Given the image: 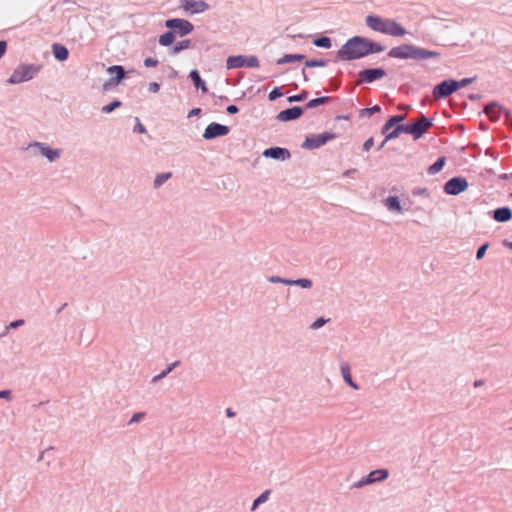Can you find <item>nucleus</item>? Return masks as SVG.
<instances>
[{"mask_svg":"<svg viewBox=\"0 0 512 512\" xmlns=\"http://www.w3.org/2000/svg\"><path fill=\"white\" fill-rule=\"evenodd\" d=\"M304 114V108L301 106H293L280 111L277 120L281 122H289L299 119Z\"/></svg>","mask_w":512,"mask_h":512,"instance_id":"nucleus-15","label":"nucleus"},{"mask_svg":"<svg viewBox=\"0 0 512 512\" xmlns=\"http://www.w3.org/2000/svg\"><path fill=\"white\" fill-rule=\"evenodd\" d=\"M393 127L394 126L388 120H386L385 124L382 126L381 133L386 136V134H388Z\"/></svg>","mask_w":512,"mask_h":512,"instance_id":"nucleus-58","label":"nucleus"},{"mask_svg":"<svg viewBox=\"0 0 512 512\" xmlns=\"http://www.w3.org/2000/svg\"><path fill=\"white\" fill-rule=\"evenodd\" d=\"M146 416L145 412H136L132 415L131 419L129 420L128 424H133L140 422L142 419H144Z\"/></svg>","mask_w":512,"mask_h":512,"instance_id":"nucleus-50","label":"nucleus"},{"mask_svg":"<svg viewBox=\"0 0 512 512\" xmlns=\"http://www.w3.org/2000/svg\"><path fill=\"white\" fill-rule=\"evenodd\" d=\"M313 44L319 48L330 49L332 47V40L328 36L321 35L313 39Z\"/></svg>","mask_w":512,"mask_h":512,"instance_id":"nucleus-30","label":"nucleus"},{"mask_svg":"<svg viewBox=\"0 0 512 512\" xmlns=\"http://www.w3.org/2000/svg\"><path fill=\"white\" fill-rule=\"evenodd\" d=\"M489 247V242L483 243L476 251V259L480 260L485 256V253Z\"/></svg>","mask_w":512,"mask_h":512,"instance_id":"nucleus-47","label":"nucleus"},{"mask_svg":"<svg viewBox=\"0 0 512 512\" xmlns=\"http://www.w3.org/2000/svg\"><path fill=\"white\" fill-rule=\"evenodd\" d=\"M24 323L25 322L23 319L14 320V321L10 322L9 325L6 327V331L9 329H16V328L24 325Z\"/></svg>","mask_w":512,"mask_h":512,"instance_id":"nucleus-54","label":"nucleus"},{"mask_svg":"<svg viewBox=\"0 0 512 512\" xmlns=\"http://www.w3.org/2000/svg\"><path fill=\"white\" fill-rule=\"evenodd\" d=\"M306 56L304 54H285L276 61L277 65H284L293 62H300L304 60Z\"/></svg>","mask_w":512,"mask_h":512,"instance_id":"nucleus-25","label":"nucleus"},{"mask_svg":"<svg viewBox=\"0 0 512 512\" xmlns=\"http://www.w3.org/2000/svg\"><path fill=\"white\" fill-rule=\"evenodd\" d=\"M148 90L151 93H157L160 90V84L157 82L149 83Z\"/></svg>","mask_w":512,"mask_h":512,"instance_id":"nucleus-59","label":"nucleus"},{"mask_svg":"<svg viewBox=\"0 0 512 512\" xmlns=\"http://www.w3.org/2000/svg\"><path fill=\"white\" fill-rule=\"evenodd\" d=\"M180 361H175L167 366L166 369H164L161 374L165 378L170 372H172L177 366H179Z\"/></svg>","mask_w":512,"mask_h":512,"instance_id":"nucleus-51","label":"nucleus"},{"mask_svg":"<svg viewBox=\"0 0 512 512\" xmlns=\"http://www.w3.org/2000/svg\"><path fill=\"white\" fill-rule=\"evenodd\" d=\"M369 476L371 478L372 483L382 482V481H385L389 477V471H388V469H385V468L376 469V470H372L369 473Z\"/></svg>","mask_w":512,"mask_h":512,"instance_id":"nucleus-26","label":"nucleus"},{"mask_svg":"<svg viewBox=\"0 0 512 512\" xmlns=\"http://www.w3.org/2000/svg\"><path fill=\"white\" fill-rule=\"evenodd\" d=\"M412 195H414V196H425V197H429V192H428V189H427V188H424V187H415V188L412 190Z\"/></svg>","mask_w":512,"mask_h":512,"instance_id":"nucleus-49","label":"nucleus"},{"mask_svg":"<svg viewBox=\"0 0 512 512\" xmlns=\"http://www.w3.org/2000/svg\"><path fill=\"white\" fill-rule=\"evenodd\" d=\"M387 18H382L377 15L370 14L366 16L365 23L367 27L372 29L373 31L380 32L384 34L386 27Z\"/></svg>","mask_w":512,"mask_h":512,"instance_id":"nucleus-18","label":"nucleus"},{"mask_svg":"<svg viewBox=\"0 0 512 512\" xmlns=\"http://www.w3.org/2000/svg\"><path fill=\"white\" fill-rule=\"evenodd\" d=\"M420 124L422 127L426 128L427 132L428 129L433 126V120L425 116L423 113H420Z\"/></svg>","mask_w":512,"mask_h":512,"instance_id":"nucleus-46","label":"nucleus"},{"mask_svg":"<svg viewBox=\"0 0 512 512\" xmlns=\"http://www.w3.org/2000/svg\"><path fill=\"white\" fill-rule=\"evenodd\" d=\"M189 78L191 79L194 87L197 90H201L202 93L208 92L206 82L202 79V77L197 69H193L190 71Z\"/></svg>","mask_w":512,"mask_h":512,"instance_id":"nucleus-20","label":"nucleus"},{"mask_svg":"<svg viewBox=\"0 0 512 512\" xmlns=\"http://www.w3.org/2000/svg\"><path fill=\"white\" fill-rule=\"evenodd\" d=\"M7 51V42L5 40H0V58H2Z\"/></svg>","mask_w":512,"mask_h":512,"instance_id":"nucleus-61","label":"nucleus"},{"mask_svg":"<svg viewBox=\"0 0 512 512\" xmlns=\"http://www.w3.org/2000/svg\"><path fill=\"white\" fill-rule=\"evenodd\" d=\"M226 112L230 115H234L239 112V108L237 105L231 104L226 107Z\"/></svg>","mask_w":512,"mask_h":512,"instance_id":"nucleus-60","label":"nucleus"},{"mask_svg":"<svg viewBox=\"0 0 512 512\" xmlns=\"http://www.w3.org/2000/svg\"><path fill=\"white\" fill-rule=\"evenodd\" d=\"M165 27L174 32V35L184 37L194 30V25L182 18H170L165 21Z\"/></svg>","mask_w":512,"mask_h":512,"instance_id":"nucleus-5","label":"nucleus"},{"mask_svg":"<svg viewBox=\"0 0 512 512\" xmlns=\"http://www.w3.org/2000/svg\"><path fill=\"white\" fill-rule=\"evenodd\" d=\"M122 106V102L119 99H114L107 105L103 106L101 111L105 114H109L113 112L115 109L120 108Z\"/></svg>","mask_w":512,"mask_h":512,"instance_id":"nucleus-38","label":"nucleus"},{"mask_svg":"<svg viewBox=\"0 0 512 512\" xmlns=\"http://www.w3.org/2000/svg\"><path fill=\"white\" fill-rule=\"evenodd\" d=\"M180 7L191 14H199L208 10L210 6L204 0H181Z\"/></svg>","mask_w":512,"mask_h":512,"instance_id":"nucleus-14","label":"nucleus"},{"mask_svg":"<svg viewBox=\"0 0 512 512\" xmlns=\"http://www.w3.org/2000/svg\"><path fill=\"white\" fill-rule=\"evenodd\" d=\"M386 70L382 67L364 68L357 74V85L370 84L386 76Z\"/></svg>","mask_w":512,"mask_h":512,"instance_id":"nucleus-7","label":"nucleus"},{"mask_svg":"<svg viewBox=\"0 0 512 512\" xmlns=\"http://www.w3.org/2000/svg\"><path fill=\"white\" fill-rule=\"evenodd\" d=\"M309 95V92L307 90H302L300 93L296 94V95H292V96H289L287 98V101L289 103H293V102H301V101H304L307 99Z\"/></svg>","mask_w":512,"mask_h":512,"instance_id":"nucleus-39","label":"nucleus"},{"mask_svg":"<svg viewBox=\"0 0 512 512\" xmlns=\"http://www.w3.org/2000/svg\"><path fill=\"white\" fill-rule=\"evenodd\" d=\"M340 371H341V374H342V377H343V380L345 381V383L347 385H349L351 388H353L354 390H358L359 385L353 380V378L351 376V369H350L349 363L343 362L340 366Z\"/></svg>","mask_w":512,"mask_h":512,"instance_id":"nucleus-21","label":"nucleus"},{"mask_svg":"<svg viewBox=\"0 0 512 512\" xmlns=\"http://www.w3.org/2000/svg\"><path fill=\"white\" fill-rule=\"evenodd\" d=\"M329 83H330L332 91L338 90L340 88V86H341V80L338 79V78H331L329 80Z\"/></svg>","mask_w":512,"mask_h":512,"instance_id":"nucleus-55","label":"nucleus"},{"mask_svg":"<svg viewBox=\"0 0 512 512\" xmlns=\"http://www.w3.org/2000/svg\"><path fill=\"white\" fill-rule=\"evenodd\" d=\"M401 133L407 134L406 124L394 126L393 129L388 134H386L384 142L398 138Z\"/></svg>","mask_w":512,"mask_h":512,"instance_id":"nucleus-28","label":"nucleus"},{"mask_svg":"<svg viewBox=\"0 0 512 512\" xmlns=\"http://www.w3.org/2000/svg\"><path fill=\"white\" fill-rule=\"evenodd\" d=\"M292 285L299 286L303 289H309L312 287L313 283H312V280H310L308 278H299L296 280L291 279L290 286H292Z\"/></svg>","mask_w":512,"mask_h":512,"instance_id":"nucleus-37","label":"nucleus"},{"mask_svg":"<svg viewBox=\"0 0 512 512\" xmlns=\"http://www.w3.org/2000/svg\"><path fill=\"white\" fill-rule=\"evenodd\" d=\"M328 322V319H325L323 317L317 318L311 325L310 328L313 330H317L324 326Z\"/></svg>","mask_w":512,"mask_h":512,"instance_id":"nucleus-48","label":"nucleus"},{"mask_svg":"<svg viewBox=\"0 0 512 512\" xmlns=\"http://www.w3.org/2000/svg\"><path fill=\"white\" fill-rule=\"evenodd\" d=\"M445 162H446V158L444 156L437 158L436 161L432 165L429 166V168L427 170L428 174L434 175V174L440 172L443 169Z\"/></svg>","mask_w":512,"mask_h":512,"instance_id":"nucleus-31","label":"nucleus"},{"mask_svg":"<svg viewBox=\"0 0 512 512\" xmlns=\"http://www.w3.org/2000/svg\"><path fill=\"white\" fill-rule=\"evenodd\" d=\"M469 187L468 181L463 176H454L445 182L443 191L447 195L456 196L466 191Z\"/></svg>","mask_w":512,"mask_h":512,"instance_id":"nucleus-8","label":"nucleus"},{"mask_svg":"<svg viewBox=\"0 0 512 512\" xmlns=\"http://www.w3.org/2000/svg\"><path fill=\"white\" fill-rule=\"evenodd\" d=\"M474 80H475V78H463L461 80L454 79V84H456L455 85L456 91L470 85Z\"/></svg>","mask_w":512,"mask_h":512,"instance_id":"nucleus-42","label":"nucleus"},{"mask_svg":"<svg viewBox=\"0 0 512 512\" xmlns=\"http://www.w3.org/2000/svg\"><path fill=\"white\" fill-rule=\"evenodd\" d=\"M484 113L487 115L490 121L496 122L499 120L500 115L503 113L506 118H509L510 111L502 107L498 102L492 101L488 103L484 109Z\"/></svg>","mask_w":512,"mask_h":512,"instance_id":"nucleus-12","label":"nucleus"},{"mask_svg":"<svg viewBox=\"0 0 512 512\" xmlns=\"http://www.w3.org/2000/svg\"><path fill=\"white\" fill-rule=\"evenodd\" d=\"M384 45L363 36L349 38L336 52L337 61H351L364 58L371 54L383 52Z\"/></svg>","mask_w":512,"mask_h":512,"instance_id":"nucleus-1","label":"nucleus"},{"mask_svg":"<svg viewBox=\"0 0 512 512\" xmlns=\"http://www.w3.org/2000/svg\"><path fill=\"white\" fill-rule=\"evenodd\" d=\"M328 63V59H310L305 62V68L326 67Z\"/></svg>","mask_w":512,"mask_h":512,"instance_id":"nucleus-36","label":"nucleus"},{"mask_svg":"<svg viewBox=\"0 0 512 512\" xmlns=\"http://www.w3.org/2000/svg\"><path fill=\"white\" fill-rule=\"evenodd\" d=\"M230 128L227 125H223L217 122L210 123L204 130L203 138L205 140H212L218 137L228 135Z\"/></svg>","mask_w":512,"mask_h":512,"instance_id":"nucleus-11","label":"nucleus"},{"mask_svg":"<svg viewBox=\"0 0 512 512\" xmlns=\"http://www.w3.org/2000/svg\"><path fill=\"white\" fill-rule=\"evenodd\" d=\"M489 215L498 223H506L512 219V209L508 206L498 207L490 211Z\"/></svg>","mask_w":512,"mask_h":512,"instance_id":"nucleus-16","label":"nucleus"},{"mask_svg":"<svg viewBox=\"0 0 512 512\" xmlns=\"http://www.w3.org/2000/svg\"><path fill=\"white\" fill-rule=\"evenodd\" d=\"M405 119H406L405 114H397V115L390 116L387 120L393 126H396V125H402L401 122H403Z\"/></svg>","mask_w":512,"mask_h":512,"instance_id":"nucleus-44","label":"nucleus"},{"mask_svg":"<svg viewBox=\"0 0 512 512\" xmlns=\"http://www.w3.org/2000/svg\"><path fill=\"white\" fill-rule=\"evenodd\" d=\"M172 177V173L171 172H164V173H159L156 175L155 179H154V182H153V187L155 189H158L159 187H161L167 180H169L170 178Z\"/></svg>","mask_w":512,"mask_h":512,"instance_id":"nucleus-33","label":"nucleus"},{"mask_svg":"<svg viewBox=\"0 0 512 512\" xmlns=\"http://www.w3.org/2000/svg\"><path fill=\"white\" fill-rule=\"evenodd\" d=\"M52 53L56 60L60 62H64L69 58V50L68 48L60 43L52 44Z\"/></svg>","mask_w":512,"mask_h":512,"instance_id":"nucleus-22","label":"nucleus"},{"mask_svg":"<svg viewBox=\"0 0 512 512\" xmlns=\"http://www.w3.org/2000/svg\"><path fill=\"white\" fill-rule=\"evenodd\" d=\"M381 112V107L379 105H374L369 108H362L359 110V116L360 117H371L375 113Z\"/></svg>","mask_w":512,"mask_h":512,"instance_id":"nucleus-35","label":"nucleus"},{"mask_svg":"<svg viewBox=\"0 0 512 512\" xmlns=\"http://www.w3.org/2000/svg\"><path fill=\"white\" fill-rule=\"evenodd\" d=\"M192 47V41L190 39H184L177 42L171 49L170 53L172 55H176L183 50L189 49Z\"/></svg>","mask_w":512,"mask_h":512,"instance_id":"nucleus-29","label":"nucleus"},{"mask_svg":"<svg viewBox=\"0 0 512 512\" xmlns=\"http://www.w3.org/2000/svg\"><path fill=\"white\" fill-rule=\"evenodd\" d=\"M176 36L170 29L159 36L158 42L163 47L171 46L175 41Z\"/></svg>","mask_w":512,"mask_h":512,"instance_id":"nucleus-27","label":"nucleus"},{"mask_svg":"<svg viewBox=\"0 0 512 512\" xmlns=\"http://www.w3.org/2000/svg\"><path fill=\"white\" fill-rule=\"evenodd\" d=\"M388 57L401 60H416L422 61L426 59H438L441 53L435 50H428L412 44H401L393 47L388 52Z\"/></svg>","mask_w":512,"mask_h":512,"instance_id":"nucleus-2","label":"nucleus"},{"mask_svg":"<svg viewBox=\"0 0 512 512\" xmlns=\"http://www.w3.org/2000/svg\"><path fill=\"white\" fill-rule=\"evenodd\" d=\"M384 206L393 213L403 214L404 210L401 206V202L398 196H388L384 200Z\"/></svg>","mask_w":512,"mask_h":512,"instance_id":"nucleus-19","label":"nucleus"},{"mask_svg":"<svg viewBox=\"0 0 512 512\" xmlns=\"http://www.w3.org/2000/svg\"><path fill=\"white\" fill-rule=\"evenodd\" d=\"M200 113H201L200 108H193L192 110L189 111L188 117L191 118V117L199 115Z\"/></svg>","mask_w":512,"mask_h":512,"instance_id":"nucleus-62","label":"nucleus"},{"mask_svg":"<svg viewBox=\"0 0 512 512\" xmlns=\"http://www.w3.org/2000/svg\"><path fill=\"white\" fill-rule=\"evenodd\" d=\"M270 493V490H265L258 497H256L252 503L251 511H255L258 506L265 503L268 500Z\"/></svg>","mask_w":512,"mask_h":512,"instance_id":"nucleus-34","label":"nucleus"},{"mask_svg":"<svg viewBox=\"0 0 512 512\" xmlns=\"http://www.w3.org/2000/svg\"><path fill=\"white\" fill-rule=\"evenodd\" d=\"M407 134L413 136L414 140L421 138L426 133V128L422 127L420 122L406 123Z\"/></svg>","mask_w":512,"mask_h":512,"instance_id":"nucleus-23","label":"nucleus"},{"mask_svg":"<svg viewBox=\"0 0 512 512\" xmlns=\"http://www.w3.org/2000/svg\"><path fill=\"white\" fill-rule=\"evenodd\" d=\"M107 72L111 74L114 77V79H116L120 83L126 78V75L128 73L122 65L109 66L107 68Z\"/></svg>","mask_w":512,"mask_h":512,"instance_id":"nucleus-24","label":"nucleus"},{"mask_svg":"<svg viewBox=\"0 0 512 512\" xmlns=\"http://www.w3.org/2000/svg\"><path fill=\"white\" fill-rule=\"evenodd\" d=\"M374 145V139L373 137L368 138L362 145V150L367 152L371 149V147Z\"/></svg>","mask_w":512,"mask_h":512,"instance_id":"nucleus-56","label":"nucleus"},{"mask_svg":"<svg viewBox=\"0 0 512 512\" xmlns=\"http://www.w3.org/2000/svg\"><path fill=\"white\" fill-rule=\"evenodd\" d=\"M0 399H5L10 401L12 399V392L11 390L5 389L0 391Z\"/></svg>","mask_w":512,"mask_h":512,"instance_id":"nucleus-57","label":"nucleus"},{"mask_svg":"<svg viewBox=\"0 0 512 512\" xmlns=\"http://www.w3.org/2000/svg\"><path fill=\"white\" fill-rule=\"evenodd\" d=\"M284 96V93L282 91V88L281 87H274L270 93L268 94V99L270 101H275L277 100L278 98Z\"/></svg>","mask_w":512,"mask_h":512,"instance_id":"nucleus-41","label":"nucleus"},{"mask_svg":"<svg viewBox=\"0 0 512 512\" xmlns=\"http://www.w3.org/2000/svg\"><path fill=\"white\" fill-rule=\"evenodd\" d=\"M52 450H53V447H49V448L45 449L44 451H42L38 457V461L43 460L45 458V455L48 454Z\"/></svg>","mask_w":512,"mask_h":512,"instance_id":"nucleus-63","label":"nucleus"},{"mask_svg":"<svg viewBox=\"0 0 512 512\" xmlns=\"http://www.w3.org/2000/svg\"><path fill=\"white\" fill-rule=\"evenodd\" d=\"M259 66V60L256 56L233 55L226 60L227 69H237L242 67L256 68Z\"/></svg>","mask_w":512,"mask_h":512,"instance_id":"nucleus-6","label":"nucleus"},{"mask_svg":"<svg viewBox=\"0 0 512 512\" xmlns=\"http://www.w3.org/2000/svg\"><path fill=\"white\" fill-rule=\"evenodd\" d=\"M337 135L332 132H324L321 134H310L306 136L304 142L302 143L301 147L307 150H314L317 149L323 145H325L327 142L335 139Z\"/></svg>","mask_w":512,"mask_h":512,"instance_id":"nucleus-4","label":"nucleus"},{"mask_svg":"<svg viewBox=\"0 0 512 512\" xmlns=\"http://www.w3.org/2000/svg\"><path fill=\"white\" fill-rule=\"evenodd\" d=\"M120 82H118L116 79H114L113 76H111L108 80H106L102 86L103 91H111L113 88L118 86Z\"/></svg>","mask_w":512,"mask_h":512,"instance_id":"nucleus-40","label":"nucleus"},{"mask_svg":"<svg viewBox=\"0 0 512 512\" xmlns=\"http://www.w3.org/2000/svg\"><path fill=\"white\" fill-rule=\"evenodd\" d=\"M158 60L156 58L147 57L144 59V65L147 68L156 67L158 65Z\"/></svg>","mask_w":512,"mask_h":512,"instance_id":"nucleus-52","label":"nucleus"},{"mask_svg":"<svg viewBox=\"0 0 512 512\" xmlns=\"http://www.w3.org/2000/svg\"><path fill=\"white\" fill-rule=\"evenodd\" d=\"M26 149L27 150L38 149L39 153L42 156H44L45 158H47V160L49 162L56 161L61 156V153H62L61 149H54V148H51L50 146H48L46 143L37 142V141L30 143Z\"/></svg>","mask_w":512,"mask_h":512,"instance_id":"nucleus-10","label":"nucleus"},{"mask_svg":"<svg viewBox=\"0 0 512 512\" xmlns=\"http://www.w3.org/2000/svg\"><path fill=\"white\" fill-rule=\"evenodd\" d=\"M225 414L228 418H233L236 416V412L232 410V408H227L225 410Z\"/></svg>","mask_w":512,"mask_h":512,"instance_id":"nucleus-64","label":"nucleus"},{"mask_svg":"<svg viewBox=\"0 0 512 512\" xmlns=\"http://www.w3.org/2000/svg\"><path fill=\"white\" fill-rule=\"evenodd\" d=\"M265 158L286 161L291 158V153L289 149L279 146H272L265 149L262 153Z\"/></svg>","mask_w":512,"mask_h":512,"instance_id":"nucleus-13","label":"nucleus"},{"mask_svg":"<svg viewBox=\"0 0 512 512\" xmlns=\"http://www.w3.org/2000/svg\"><path fill=\"white\" fill-rule=\"evenodd\" d=\"M134 132L136 133H146V128L145 126L140 122L139 118L136 117V125L134 126V129H133Z\"/></svg>","mask_w":512,"mask_h":512,"instance_id":"nucleus-53","label":"nucleus"},{"mask_svg":"<svg viewBox=\"0 0 512 512\" xmlns=\"http://www.w3.org/2000/svg\"><path fill=\"white\" fill-rule=\"evenodd\" d=\"M267 280H268L270 283H275V284H277V283H281V284H284V285H287V286H290V281H291V279H288V278H282V277H280V276H274V275L269 276V277L267 278Z\"/></svg>","mask_w":512,"mask_h":512,"instance_id":"nucleus-43","label":"nucleus"},{"mask_svg":"<svg viewBox=\"0 0 512 512\" xmlns=\"http://www.w3.org/2000/svg\"><path fill=\"white\" fill-rule=\"evenodd\" d=\"M454 79L449 78L436 84L432 90V96L435 100H441L449 97L456 92Z\"/></svg>","mask_w":512,"mask_h":512,"instance_id":"nucleus-9","label":"nucleus"},{"mask_svg":"<svg viewBox=\"0 0 512 512\" xmlns=\"http://www.w3.org/2000/svg\"><path fill=\"white\" fill-rule=\"evenodd\" d=\"M330 100L331 98L329 96H321L318 98L311 99L306 103L305 109L316 108L320 105L327 104L328 102H330Z\"/></svg>","mask_w":512,"mask_h":512,"instance_id":"nucleus-32","label":"nucleus"},{"mask_svg":"<svg viewBox=\"0 0 512 512\" xmlns=\"http://www.w3.org/2000/svg\"><path fill=\"white\" fill-rule=\"evenodd\" d=\"M41 68L42 66L38 64H20L14 69L7 82L14 85L29 81L38 74Z\"/></svg>","mask_w":512,"mask_h":512,"instance_id":"nucleus-3","label":"nucleus"},{"mask_svg":"<svg viewBox=\"0 0 512 512\" xmlns=\"http://www.w3.org/2000/svg\"><path fill=\"white\" fill-rule=\"evenodd\" d=\"M384 34L402 37L407 34V30L396 20L387 18Z\"/></svg>","mask_w":512,"mask_h":512,"instance_id":"nucleus-17","label":"nucleus"},{"mask_svg":"<svg viewBox=\"0 0 512 512\" xmlns=\"http://www.w3.org/2000/svg\"><path fill=\"white\" fill-rule=\"evenodd\" d=\"M369 484H372V481H371V478L368 475H366L365 477H362L359 481L355 482L353 485H352V488H362L366 485H369Z\"/></svg>","mask_w":512,"mask_h":512,"instance_id":"nucleus-45","label":"nucleus"}]
</instances>
